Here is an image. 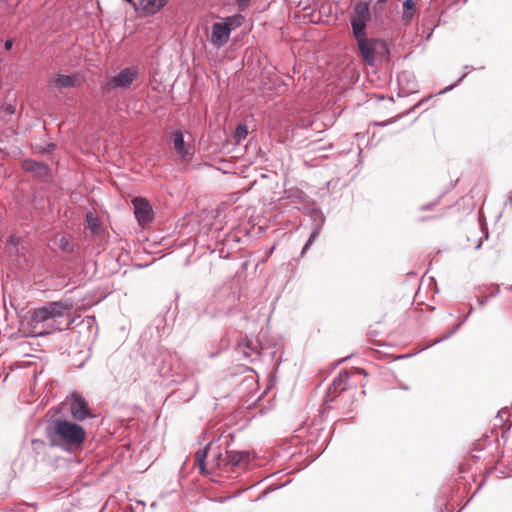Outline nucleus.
Here are the masks:
<instances>
[{
  "label": "nucleus",
  "instance_id": "obj_31",
  "mask_svg": "<svg viewBox=\"0 0 512 512\" xmlns=\"http://www.w3.org/2000/svg\"><path fill=\"white\" fill-rule=\"evenodd\" d=\"M466 74L462 75V77L458 80L461 81L463 78H465Z\"/></svg>",
  "mask_w": 512,
  "mask_h": 512
},
{
  "label": "nucleus",
  "instance_id": "obj_14",
  "mask_svg": "<svg viewBox=\"0 0 512 512\" xmlns=\"http://www.w3.org/2000/svg\"><path fill=\"white\" fill-rule=\"evenodd\" d=\"M171 137L173 141V148L182 159L191 155L190 150L185 145L184 136L181 131L173 132Z\"/></svg>",
  "mask_w": 512,
  "mask_h": 512
},
{
  "label": "nucleus",
  "instance_id": "obj_23",
  "mask_svg": "<svg viewBox=\"0 0 512 512\" xmlns=\"http://www.w3.org/2000/svg\"><path fill=\"white\" fill-rule=\"evenodd\" d=\"M4 46H5V49H6V50H8V51H9V50H11V49H12V47H13V40H12V39H8V40L5 42V45H4Z\"/></svg>",
  "mask_w": 512,
  "mask_h": 512
},
{
  "label": "nucleus",
  "instance_id": "obj_34",
  "mask_svg": "<svg viewBox=\"0 0 512 512\" xmlns=\"http://www.w3.org/2000/svg\"><path fill=\"white\" fill-rule=\"evenodd\" d=\"M511 289H512V286H511Z\"/></svg>",
  "mask_w": 512,
  "mask_h": 512
},
{
  "label": "nucleus",
  "instance_id": "obj_19",
  "mask_svg": "<svg viewBox=\"0 0 512 512\" xmlns=\"http://www.w3.org/2000/svg\"><path fill=\"white\" fill-rule=\"evenodd\" d=\"M248 135V128L245 124H239L235 130V138L237 142L244 140Z\"/></svg>",
  "mask_w": 512,
  "mask_h": 512
},
{
  "label": "nucleus",
  "instance_id": "obj_21",
  "mask_svg": "<svg viewBox=\"0 0 512 512\" xmlns=\"http://www.w3.org/2000/svg\"><path fill=\"white\" fill-rule=\"evenodd\" d=\"M68 246H69V242L68 240L65 238V237H62L60 239V247L65 250V251H68Z\"/></svg>",
  "mask_w": 512,
  "mask_h": 512
},
{
  "label": "nucleus",
  "instance_id": "obj_22",
  "mask_svg": "<svg viewBox=\"0 0 512 512\" xmlns=\"http://www.w3.org/2000/svg\"><path fill=\"white\" fill-rule=\"evenodd\" d=\"M437 202H438V201L431 202V203H429V204L423 205V206H421V208H420V209H421L422 211L430 210V209H432V208L437 204Z\"/></svg>",
  "mask_w": 512,
  "mask_h": 512
},
{
  "label": "nucleus",
  "instance_id": "obj_1",
  "mask_svg": "<svg viewBox=\"0 0 512 512\" xmlns=\"http://www.w3.org/2000/svg\"><path fill=\"white\" fill-rule=\"evenodd\" d=\"M49 438L51 446L59 447L64 451L75 452L82 447L86 440V431L76 422L57 418L52 422V431Z\"/></svg>",
  "mask_w": 512,
  "mask_h": 512
},
{
  "label": "nucleus",
  "instance_id": "obj_2",
  "mask_svg": "<svg viewBox=\"0 0 512 512\" xmlns=\"http://www.w3.org/2000/svg\"><path fill=\"white\" fill-rule=\"evenodd\" d=\"M229 440L230 434H221L217 439H212L203 449L195 453V462L202 475L228 472L227 460L222 452V445H229Z\"/></svg>",
  "mask_w": 512,
  "mask_h": 512
},
{
  "label": "nucleus",
  "instance_id": "obj_11",
  "mask_svg": "<svg viewBox=\"0 0 512 512\" xmlns=\"http://www.w3.org/2000/svg\"><path fill=\"white\" fill-rule=\"evenodd\" d=\"M23 167L26 171L31 172L36 177H39L41 179H47L50 175V168L47 164L43 162L30 160L24 162Z\"/></svg>",
  "mask_w": 512,
  "mask_h": 512
},
{
  "label": "nucleus",
  "instance_id": "obj_8",
  "mask_svg": "<svg viewBox=\"0 0 512 512\" xmlns=\"http://www.w3.org/2000/svg\"><path fill=\"white\" fill-rule=\"evenodd\" d=\"M370 19L369 6L367 3H358L350 19L353 36L366 32V25Z\"/></svg>",
  "mask_w": 512,
  "mask_h": 512
},
{
  "label": "nucleus",
  "instance_id": "obj_25",
  "mask_svg": "<svg viewBox=\"0 0 512 512\" xmlns=\"http://www.w3.org/2000/svg\"><path fill=\"white\" fill-rule=\"evenodd\" d=\"M356 372H357L358 374H361V375L367 376V372H366L364 369H362V368H357V369H356Z\"/></svg>",
  "mask_w": 512,
  "mask_h": 512
},
{
  "label": "nucleus",
  "instance_id": "obj_9",
  "mask_svg": "<svg viewBox=\"0 0 512 512\" xmlns=\"http://www.w3.org/2000/svg\"><path fill=\"white\" fill-rule=\"evenodd\" d=\"M134 215L141 226H145L153 220V209L150 203L141 197L132 200Z\"/></svg>",
  "mask_w": 512,
  "mask_h": 512
},
{
  "label": "nucleus",
  "instance_id": "obj_10",
  "mask_svg": "<svg viewBox=\"0 0 512 512\" xmlns=\"http://www.w3.org/2000/svg\"><path fill=\"white\" fill-rule=\"evenodd\" d=\"M229 445H225V459L227 460V469L229 467L245 468L254 458L249 451H233L228 449Z\"/></svg>",
  "mask_w": 512,
  "mask_h": 512
},
{
  "label": "nucleus",
  "instance_id": "obj_32",
  "mask_svg": "<svg viewBox=\"0 0 512 512\" xmlns=\"http://www.w3.org/2000/svg\"><path fill=\"white\" fill-rule=\"evenodd\" d=\"M385 1H386V0H378V2H380V3H383V2H385Z\"/></svg>",
  "mask_w": 512,
  "mask_h": 512
},
{
  "label": "nucleus",
  "instance_id": "obj_6",
  "mask_svg": "<svg viewBox=\"0 0 512 512\" xmlns=\"http://www.w3.org/2000/svg\"><path fill=\"white\" fill-rule=\"evenodd\" d=\"M239 18L241 16L235 19L228 18L225 22H215L212 25L211 42L217 47L223 46L228 41L233 27L240 25Z\"/></svg>",
  "mask_w": 512,
  "mask_h": 512
},
{
  "label": "nucleus",
  "instance_id": "obj_29",
  "mask_svg": "<svg viewBox=\"0 0 512 512\" xmlns=\"http://www.w3.org/2000/svg\"><path fill=\"white\" fill-rule=\"evenodd\" d=\"M453 87H454V85H452V86H450V87H448V88L444 89V90L442 91V93H443V92H446V91H448V90L453 89Z\"/></svg>",
  "mask_w": 512,
  "mask_h": 512
},
{
  "label": "nucleus",
  "instance_id": "obj_3",
  "mask_svg": "<svg viewBox=\"0 0 512 512\" xmlns=\"http://www.w3.org/2000/svg\"><path fill=\"white\" fill-rule=\"evenodd\" d=\"M354 38L357 42L359 54L367 65L375 64L377 54L388 53L387 44L382 39L368 38L366 32L354 36Z\"/></svg>",
  "mask_w": 512,
  "mask_h": 512
},
{
  "label": "nucleus",
  "instance_id": "obj_12",
  "mask_svg": "<svg viewBox=\"0 0 512 512\" xmlns=\"http://www.w3.org/2000/svg\"><path fill=\"white\" fill-rule=\"evenodd\" d=\"M50 84L53 89L61 90L63 88L74 87L76 79L72 75L56 74L51 78Z\"/></svg>",
  "mask_w": 512,
  "mask_h": 512
},
{
  "label": "nucleus",
  "instance_id": "obj_7",
  "mask_svg": "<svg viewBox=\"0 0 512 512\" xmlns=\"http://www.w3.org/2000/svg\"><path fill=\"white\" fill-rule=\"evenodd\" d=\"M138 66H130L120 70L115 76L110 78L105 84V89L109 88H129L130 85L138 78Z\"/></svg>",
  "mask_w": 512,
  "mask_h": 512
},
{
  "label": "nucleus",
  "instance_id": "obj_5",
  "mask_svg": "<svg viewBox=\"0 0 512 512\" xmlns=\"http://www.w3.org/2000/svg\"><path fill=\"white\" fill-rule=\"evenodd\" d=\"M61 407L62 410L68 411L71 417L78 422L93 417L88 401L77 391L67 396L61 403Z\"/></svg>",
  "mask_w": 512,
  "mask_h": 512
},
{
  "label": "nucleus",
  "instance_id": "obj_4",
  "mask_svg": "<svg viewBox=\"0 0 512 512\" xmlns=\"http://www.w3.org/2000/svg\"><path fill=\"white\" fill-rule=\"evenodd\" d=\"M73 305L68 301H53L37 308L32 313V322L37 325L48 320H57L70 316Z\"/></svg>",
  "mask_w": 512,
  "mask_h": 512
},
{
  "label": "nucleus",
  "instance_id": "obj_18",
  "mask_svg": "<svg viewBox=\"0 0 512 512\" xmlns=\"http://www.w3.org/2000/svg\"><path fill=\"white\" fill-rule=\"evenodd\" d=\"M323 222H324V219L322 218L321 222L314 227V229L312 230V232H311V234H310L306 244L304 245V247H303V249L301 251V255H304L306 253V251L309 249V247L313 244V242L319 236L321 227L323 225Z\"/></svg>",
  "mask_w": 512,
  "mask_h": 512
},
{
  "label": "nucleus",
  "instance_id": "obj_17",
  "mask_svg": "<svg viewBox=\"0 0 512 512\" xmlns=\"http://www.w3.org/2000/svg\"><path fill=\"white\" fill-rule=\"evenodd\" d=\"M416 11V4L414 0H405L402 5V18L408 22L412 20Z\"/></svg>",
  "mask_w": 512,
  "mask_h": 512
},
{
  "label": "nucleus",
  "instance_id": "obj_28",
  "mask_svg": "<svg viewBox=\"0 0 512 512\" xmlns=\"http://www.w3.org/2000/svg\"><path fill=\"white\" fill-rule=\"evenodd\" d=\"M498 293H499V287H497L495 291L491 292V293H490V295H489L488 297H489V298H490V297H493V296H495V295H496V294H498Z\"/></svg>",
  "mask_w": 512,
  "mask_h": 512
},
{
  "label": "nucleus",
  "instance_id": "obj_33",
  "mask_svg": "<svg viewBox=\"0 0 512 512\" xmlns=\"http://www.w3.org/2000/svg\"><path fill=\"white\" fill-rule=\"evenodd\" d=\"M510 201H512V196L510 197Z\"/></svg>",
  "mask_w": 512,
  "mask_h": 512
},
{
  "label": "nucleus",
  "instance_id": "obj_16",
  "mask_svg": "<svg viewBox=\"0 0 512 512\" xmlns=\"http://www.w3.org/2000/svg\"><path fill=\"white\" fill-rule=\"evenodd\" d=\"M87 228L94 234L98 235L101 231V222L92 212L86 213Z\"/></svg>",
  "mask_w": 512,
  "mask_h": 512
},
{
  "label": "nucleus",
  "instance_id": "obj_24",
  "mask_svg": "<svg viewBox=\"0 0 512 512\" xmlns=\"http://www.w3.org/2000/svg\"><path fill=\"white\" fill-rule=\"evenodd\" d=\"M250 0H236L238 6L240 8H243L245 7L248 3H249Z\"/></svg>",
  "mask_w": 512,
  "mask_h": 512
},
{
  "label": "nucleus",
  "instance_id": "obj_20",
  "mask_svg": "<svg viewBox=\"0 0 512 512\" xmlns=\"http://www.w3.org/2000/svg\"><path fill=\"white\" fill-rule=\"evenodd\" d=\"M460 326H461V323H459V324L455 325V326L453 327V329H452L448 334H446V335H444L443 337H441V338H439L438 340H436V341H435V343L441 342V341H443V340L448 339L449 337H451V336H452V335H453V334H454V333H455V332L460 328Z\"/></svg>",
  "mask_w": 512,
  "mask_h": 512
},
{
  "label": "nucleus",
  "instance_id": "obj_15",
  "mask_svg": "<svg viewBox=\"0 0 512 512\" xmlns=\"http://www.w3.org/2000/svg\"><path fill=\"white\" fill-rule=\"evenodd\" d=\"M349 373L347 371H341L337 378H335L330 386V390L334 392H341L348 388Z\"/></svg>",
  "mask_w": 512,
  "mask_h": 512
},
{
  "label": "nucleus",
  "instance_id": "obj_13",
  "mask_svg": "<svg viewBox=\"0 0 512 512\" xmlns=\"http://www.w3.org/2000/svg\"><path fill=\"white\" fill-rule=\"evenodd\" d=\"M169 0H141L139 10L143 11L144 15H154L161 8H163Z\"/></svg>",
  "mask_w": 512,
  "mask_h": 512
},
{
  "label": "nucleus",
  "instance_id": "obj_30",
  "mask_svg": "<svg viewBox=\"0 0 512 512\" xmlns=\"http://www.w3.org/2000/svg\"><path fill=\"white\" fill-rule=\"evenodd\" d=\"M481 244H482V242L480 241V242L477 244L476 249H479V248L481 247Z\"/></svg>",
  "mask_w": 512,
  "mask_h": 512
},
{
  "label": "nucleus",
  "instance_id": "obj_27",
  "mask_svg": "<svg viewBox=\"0 0 512 512\" xmlns=\"http://www.w3.org/2000/svg\"><path fill=\"white\" fill-rule=\"evenodd\" d=\"M488 299H489V297L487 296L485 298L478 299V302H479L480 305H484L487 302Z\"/></svg>",
  "mask_w": 512,
  "mask_h": 512
},
{
  "label": "nucleus",
  "instance_id": "obj_26",
  "mask_svg": "<svg viewBox=\"0 0 512 512\" xmlns=\"http://www.w3.org/2000/svg\"><path fill=\"white\" fill-rule=\"evenodd\" d=\"M6 111H7L8 113L12 114V113H14V111H15V110H14V107H13L12 105H8V106L6 107Z\"/></svg>",
  "mask_w": 512,
  "mask_h": 512
}]
</instances>
